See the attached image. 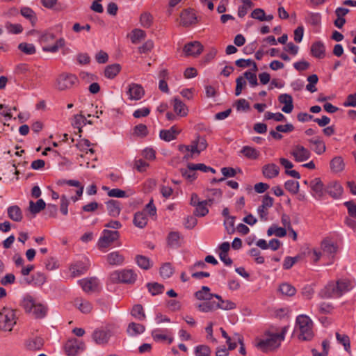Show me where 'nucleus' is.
Wrapping results in <instances>:
<instances>
[{
  "label": "nucleus",
  "mask_w": 356,
  "mask_h": 356,
  "mask_svg": "<svg viewBox=\"0 0 356 356\" xmlns=\"http://www.w3.org/2000/svg\"><path fill=\"white\" fill-rule=\"evenodd\" d=\"M173 108L175 112L180 116H186L188 114V108L184 103H183L179 98H174Z\"/></svg>",
  "instance_id": "nucleus-30"
},
{
  "label": "nucleus",
  "mask_w": 356,
  "mask_h": 356,
  "mask_svg": "<svg viewBox=\"0 0 356 356\" xmlns=\"http://www.w3.org/2000/svg\"><path fill=\"white\" fill-rule=\"evenodd\" d=\"M241 152L250 159H257L259 156V152L250 146H244Z\"/></svg>",
  "instance_id": "nucleus-40"
},
{
  "label": "nucleus",
  "mask_w": 356,
  "mask_h": 356,
  "mask_svg": "<svg viewBox=\"0 0 356 356\" xmlns=\"http://www.w3.org/2000/svg\"><path fill=\"white\" fill-rule=\"evenodd\" d=\"M216 294L210 293V289L208 286H203L201 290L195 292V296L200 300H210L215 297Z\"/></svg>",
  "instance_id": "nucleus-31"
},
{
  "label": "nucleus",
  "mask_w": 356,
  "mask_h": 356,
  "mask_svg": "<svg viewBox=\"0 0 356 356\" xmlns=\"http://www.w3.org/2000/svg\"><path fill=\"white\" fill-rule=\"evenodd\" d=\"M78 83L79 79L76 75L69 73H63L56 79V88L60 91L66 90L77 85Z\"/></svg>",
  "instance_id": "nucleus-4"
},
{
  "label": "nucleus",
  "mask_w": 356,
  "mask_h": 356,
  "mask_svg": "<svg viewBox=\"0 0 356 356\" xmlns=\"http://www.w3.org/2000/svg\"><path fill=\"white\" fill-rule=\"evenodd\" d=\"M134 134L138 136L145 137L148 134V130L146 125L139 124L134 127Z\"/></svg>",
  "instance_id": "nucleus-59"
},
{
  "label": "nucleus",
  "mask_w": 356,
  "mask_h": 356,
  "mask_svg": "<svg viewBox=\"0 0 356 356\" xmlns=\"http://www.w3.org/2000/svg\"><path fill=\"white\" fill-rule=\"evenodd\" d=\"M119 237L120 233L118 231L103 230L102 236L99 238L97 243L99 248H108L112 243L118 240Z\"/></svg>",
  "instance_id": "nucleus-6"
},
{
  "label": "nucleus",
  "mask_w": 356,
  "mask_h": 356,
  "mask_svg": "<svg viewBox=\"0 0 356 356\" xmlns=\"http://www.w3.org/2000/svg\"><path fill=\"white\" fill-rule=\"evenodd\" d=\"M74 305L83 314H88L92 309V305L88 300L81 298L74 299Z\"/></svg>",
  "instance_id": "nucleus-23"
},
{
  "label": "nucleus",
  "mask_w": 356,
  "mask_h": 356,
  "mask_svg": "<svg viewBox=\"0 0 356 356\" xmlns=\"http://www.w3.org/2000/svg\"><path fill=\"white\" fill-rule=\"evenodd\" d=\"M36 304L34 298L29 294L26 295L23 300L22 301L21 305L24 309L26 313H31L33 308Z\"/></svg>",
  "instance_id": "nucleus-34"
},
{
  "label": "nucleus",
  "mask_w": 356,
  "mask_h": 356,
  "mask_svg": "<svg viewBox=\"0 0 356 356\" xmlns=\"http://www.w3.org/2000/svg\"><path fill=\"white\" fill-rule=\"evenodd\" d=\"M299 187V182L294 180H288L284 184L285 189L293 195L298 193Z\"/></svg>",
  "instance_id": "nucleus-54"
},
{
  "label": "nucleus",
  "mask_w": 356,
  "mask_h": 356,
  "mask_svg": "<svg viewBox=\"0 0 356 356\" xmlns=\"http://www.w3.org/2000/svg\"><path fill=\"white\" fill-rule=\"evenodd\" d=\"M47 307L40 303H36L31 312L35 318H42L47 315Z\"/></svg>",
  "instance_id": "nucleus-36"
},
{
  "label": "nucleus",
  "mask_w": 356,
  "mask_h": 356,
  "mask_svg": "<svg viewBox=\"0 0 356 356\" xmlns=\"http://www.w3.org/2000/svg\"><path fill=\"white\" fill-rule=\"evenodd\" d=\"M274 200L268 195H265L262 200V204L257 209L258 214L260 219L263 221L268 220V209L273 207Z\"/></svg>",
  "instance_id": "nucleus-9"
},
{
  "label": "nucleus",
  "mask_w": 356,
  "mask_h": 356,
  "mask_svg": "<svg viewBox=\"0 0 356 356\" xmlns=\"http://www.w3.org/2000/svg\"><path fill=\"white\" fill-rule=\"evenodd\" d=\"M203 48L200 42L194 41L185 44L183 51L186 56H197L202 52Z\"/></svg>",
  "instance_id": "nucleus-13"
},
{
  "label": "nucleus",
  "mask_w": 356,
  "mask_h": 356,
  "mask_svg": "<svg viewBox=\"0 0 356 356\" xmlns=\"http://www.w3.org/2000/svg\"><path fill=\"white\" fill-rule=\"evenodd\" d=\"M335 282L341 296L353 288L352 281L348 278H341L337 280Z\"/></svg>",
  "instance_id": "nucleus-26"
},
{
  "label": "nucleus",
  "mask_w": 356,
  "mask_h": 356,
  "mask_svg": "<svg viewBox=\"0 0 356 356\" xmlns=\"http://www.w3.org/2000/svg\"><path fill=\"white\" fill-rule=\"evenodd\" d=\"M20 13L24 17L31 22L32 26H35V24L37 22V17L35 12L31 8L29 7H22L20 10Z\"/></svg>",
  "instance_id": "nucleus-35"
},
{
  "label": "nucleus",
  "mask_w": 356,
  "mask_h": 356,
  "mask_svg": "<svg viewBox=\"0 0 356 356\" xmlns=\"http://www.w3.org/2000/svg\"><path fill=\"white\" fill-rule=\"evenodd\" d=\"M325 193H327L334 200L340 199L343 193V188L337 181H330L325 188Z\"/></svg>",
  "instance_id": "nucleus-8"
},
{
  "label": "nucleus",
  "mask_w": 356,
  "mask_h": 356,
  "mask_svg": "<svg viewBox=\"0 0 356 356\" xmlns=\"http://www.w3.org/2000/svg\"><path fill=\"white\" fill-rule=\"evenodd\" d=\"M8 217L15 222H20L23 218L21 209L17 205H13L8 208Z\"/></svg>",
  "instance_id": "nucleus-27"
},
{
  "label": "nucleus",
  "mask_w": 356,
  "mask_h": 356,
  "mask_svg": "<svg viewBox=\"0 0 356 356\" xmlns=\"http://www.w3.org/2000/svg\"><path fill=\"white\" fill-rule=\"evenodd\" d=\"M106 208L109 216L117 217L121 211L120 202L118 200H110L106 202Z\"/></svg>",
  "instance_id": "nucleus-25"
},
{
  "label": "nucleus",
  "mask_w": 356,
  "mask_h": 356,
  "mask_svg": "<svg viewBox=\"0 0 356 356\" xmlns=\"http://www.w3.org/2000/svg\"><path fill=\"white\" fill-rule=\"evenodd\" d=\"M146 33L143 30L135 29L131 31V41L134 44L138 43L141 40L145 39Z\"/></svg>",
  "instance_id": "nucleus-50"
},
{
  "label": "nucleus",
  "mask_w": 356,
  "mask_h": 356,
  "mask_svg": "<svg viewBox=\"0 0 356 356\" xmlns=\"http://www.w3.org/2000/svg\"><path fill=\"white\" fill-rule=\"evenodd\" d=\"M46 207V204L42 199H39L36 203L33 201L29 202V211L33 214H36L43 210Z\"/></svg>",
  "instance_id": "nucleus-38"
},
{
  "label": "nucleus",
  "mask_w": 356,
  "mask_h": 356,
  "mask_svg": "<svg viewBox=\"0 0 356 356\" xmlns=\"http://www.w3.org/2000/svg\"><path fill=\"white\" fill-rule=\"evenodd\" d=\"M234 221H235V217L234 216H228V218H225L224 221V225L225 227V229L228 234H232L234 232Z\"/></svg>",
  "instance_id": "nucleus-61"
},
{
  "label": "nucleus",
  "mask_w": 356,
  "mask_h": 356,
  "mask_svg": "<svg viewBox=\"0 0 356 356\" xmlns=\"http://www.w3.org/2000/svg\"><path fill=\"white\" fill-rule=\"evenodd\" d=\"M278 101L280 104H284L282 111L285 113H290L293 109V98L289 94H282L278 97Z\"/></svg>",
  "instance_id": "nucleus-19"
},
{
  "label": "nucleus",
  "mask_w": 356,
  "mask_h": 356,
  "mask_svg": "<svg viewBox=\"0 0 356 356\" xmlns=\"http://www.w3.org/2000/svg\"><path fill=\"white\" fill-rule=\"evenodd\" d=\"M279 291L282 294L287 296H293L296 294V292L295 287L288 283H283L280 284Z\"/></svg>",
  "instance_id": "nucleus-51"
},
{
  "label": "nucleus",
  "mask_w": 356,
  "mask_h": 356,
  "mask_svg": "<svg viewBox=\"0 0 356 356\" xmlns=\"http://www.w3.org/2000/svg\"><path fill=\"white\" fill-rule=\"evenodd\" d=\"M44 341L40 337H35L26 343V346L29 350H38L42 348Z\"/></svg>",
  "instance_id": "nucleus-46"
},
{
  "label": "nucleus",
  "mask_w": 356,
  "mask_h": 356,
  "mask_svg": "<svg viewBox=\"0 0 356 356\" xmlns=\"http://www.w3.org/2000/svg\"><path fill=\"white\" fill-rule=\"evenodd\" d=\"M235 95L238 96L241 94L243 88L246 86V81L243 76H240L236 79Z\"/></svg>",
  "instance_id": "nucleus-63"
},
{
  "label": "nucleus",
  "mask_w": 356,
  "mask_h": 356,
  "mask_svg": "<svg viewBox=\"0 0 356 356\" xmlns=\"http://www.w3.org/2000/svg\"><path fill=\"white\" fill-rule=\"evenodd\" d=\"M106 261L111 266H120L124 261V257L118 251H113L106 256Z\"/></svg>",
  "instance_id": "nucleus-21"
},
{
  "label": "nucleus",
  "mask_w": 356,
  "mask_h": 356,
  "mask_svg": "<svg viewBox=\"0 0 356 356\" xmlns=\"http://www.w3.org/2000/svg\"><path fill=\"white\" fill-rule=\"evenodd\" d=\"M180 234L177 232H171L169 233L167 241L168 245L172 248H177L179 246Z\"/></svg>",
  "instance_id": "nucleus-44"
},
{
  "label": "nucleus",
  "mask_w": 356,
  "mask_h": 356,
  "mask_svg": "<svg viewBox=\"0 0 356 356\" xmlns=\"http://www.w3.org/2000/svg\"><path fill=\"white\" fill-rule=\"evenodd\" d=\"M83 348L84 344L76 339L67 341L65 345V350L68 356H75L82 351Z\"/></svg>",
  "instance_id": "nucleus-11"
},
{
  "label": "nucleus",
  "mask_w": 356,
  "mask_h": 356,
  "mask_svg": "<svg viewBox=\"0 0 356 356\" xmlns=\"http://www.w3.org/2000/svg\"><path fill=\"white\" fill-rule=\"evenodd\" d=\"M268 236L275 235L277 237H284L286 235V230L285 228L277 227V225H272L267 231Z\"/></svg>",
  "instance_id": "nucleus-48"
},
{
  "label": "nucleus",
  "mask_w": 356,
  "mask_h": 356,
  "mask_svg": "<svg viewBox=\"0 0 356 356\" xmlns=\"http://www.w3.org/2000/svg\"><path fill=\"white\" fill-rule=\"evenodd\" d=\"M309 143L315 146L314 151L318 155L323 154L326 151V146L320 137H316L309 139Z\"/></svg>",
  "instance_id": "nucleus-29"
},
{
  "label": "nucleus",
  "mask_w": 356,
  "mask_h": 356,
  "mask_svg": "<svg viewBox=\"0 0 356 356\" xmlns=\"http://www.w3.org/2000/svg\"><path fill=\"white\" fill-rule=\"evenodd\" d=\"M92 339L97 344H105L111 337L110 332L105 329H97L92 333Z\"/></svg>",
  "instance_id": "nucleus-18"
},
{
  "label": "nucleus",
  "mask_w": 356,
  "mask_h": 356,
  "mask_svg": "<svg viewBox=\"0 0 356 356\" xmlns=\"http://www.w3.org/2000/svg\"><path fill=\"white\" fill-rule=\"evenodd\" d=\"M243 5L238 7V15L239 17H243L249 9L254 6V3L250 0H241Z\"/></svg>",
  "instance_id": "nucleus-45"
},
{
  "label": "nucleus",
  "mask_w": 356,
  "mask_h": 356,
  "mask_svg": "<svg viewBox=\"0 0 356 356\" xmlns=\"http://www.w3.org/2000/svg\"><path fill=\"white\" fill-rule=\"evenodd\" d=\"M309 23L313 26H318L321 24V15L318 13H310L307 19Z\"/></svg>",
  "instance_id": "nucleus-62"
},
{
  "label": "nucleus",
  "mask_w": 356,
  "mask_h": 356,
  "mask_svg": "<svg viewBox=\"0 0 356 356\" xmlns=\"http://www.w3.org/2000/svg\"><path fill=\"white\" fill-rule=\"evenodd\" d=\"M147 221L148 219L145 211H138L135 213L133 222L136 227L144 228L147 225Z\"/></svg>",
  "instance_id": "nucleus-28"
},
{
  "label": "nucleus",
  "mask_w": 356,
  "mask_h": 356,
  "mask_svg": "<svg viewBox=\"0 0 356 356\" xmlns=\"http://www.w3.org/2000/svg\"><path fill=\"white\" fill-rule=\"evenodd\" d=\"M318 296L322 299L338 298L341 297L339 288L334 281H330L319 291Z\"/></svg>",
  "instance_id": "nucleus-5"
},
{
  "label": "nucleus",
  "mask_w": 356,
  "mask_h": 356,
  "mask_svg": "<svg viewBox=\"0 0 356 356\" xmlns=\"http://www.w3.org/2000/svg\"><path fill=\"white\" fill-rule=\"evenodd\" d=\"M174 271L175 270L171 264L168 262L163 264L160 268V275L164 279L170 277Z\"/></svg>",
  "instance_id": "nucleus-42"
},
{
  "label": "nucleus",
  "mask_w": 356,
  "mask_h": 356,
  "mask_svg": "<svg viewBox=\"0 0 356 356\" xmlns=\"http://www.w3.org/2000/svg\"><path fill=\"white\" fill-rule=\"evenodd\" d=\"M18 49L27 55H32L35 53V48L33 44L22 42L18 45Z\"/></svg>",
  "instance_id": "nucleus-57"
},
{
  "label": "nucleus",
  "mask_w": 356,
  "mask_h": 356,
  "mask_svg": "<svg viewBox=\"0 0 356 356\" xmlns=\"http://www.w3.org/2000/svg\"><path fill=\"white\" fill-rule=\"evenodd\" d=\"M215 298L218 300V302H216L218 306V309H221L224 310H231L236 308V304L229 300H223L222 297L219 295H215Z\"/></svg>",
  "instance_id": "nucleus-33"
},
{
  "label": "nucleus",
  "mask_w": 356,
  "mask_h": 356,
  "mask_svg": "<svg viewBox=\"0 0 356 356\" xmlns=\"http://www.w3.org/2000/svg\"><path fill=\"white\" fill-rule=\"evenodd\" d=\"M302 259L300 255H297L296 257H286L283 262V268L285 270L290 269L296 262L300 261Z\"/></svg>",
  "instance_id": "nucleus-56"
},
{
  "label": "nucleus",
  "mask_w": 356,
  "mask_h": 356,
  "mask_svg": "<svg viewBox=\"0 0 356 356\" xmlns=\"http://www.w3.org/2000/svg\"><path fill=\"white\" fill-rule=\"evenodd\" d=\"M291 155L297 162H302L310 158L311 153L305 147L302 145H296L291 152Z\"/></svg>",
  "instance_id": "nucleus-12"
},
{
  "label": "nucleus",
  "mask_w": 356,
  "mask_h": 356,
  "mask_svg": "<svg viewBox=\"0 0 356 356\" xmlns=\"http://www.w3.org/2000/svg\"><path fill=\"white\" fill-rule=\"evenodd\" d=\"M205 201L211 206L214 203L220 202L222 196V191L218 188H207L203 191Z\"/></svg>",
  "instance_id": "nucleus-10"
},
{
  "label": "nucleus",
  "mask_w": 356,
  "mask_h": 356,
  "mask_svg": "<svg viewBox=\"0 0 356 356\" xmlns=\"http://www.w3.org/2000/svg\"><path fill=\"white\" fill-rule=\"evenodd\" d=\"M131 315L139 321H143L145 318L143 307L141 305L139 304L133 307L131 310Z\"/></svg>",
  "instance_id": "nucleus-52"
},
{
  "label": "nucleus",
  "mask_w": 356,
  "mask_h": 356,
  "mask_svg": "<svg viewBox=\"0 0 356 356\" xmlns=\"http://www.w3.org/2000/svg\"><path fill=\"white\" fill-rule=\"evenodd\" d=\"M321 249L325 253L334 254L337 251V246L330 240H324L321 243Z\"/></svg>",
  "instance_id": "nucleus-39"
},
{
  "label": "nucleus",
  "mask_w": 356,
  "mask_h": 356,
  "mask_svg": "<svg viewBox=\"0 0 356 356\" xmlns=\"http://www.w3.org/2000/svg\"><path fill=\"white\" fill-rule=\"evenodd\" d=\"M296 326L300 331L298 339L302 341H309L313 338V322L306 315H299L296 318Z\"/></svg>",
  "instance_id": "nucleus-2"
},
{
  "label": "nucleus",
  "mask_w": 356,
  "mask_h": 356,
  "mask_svg": "<svg viewBox=\"0 0 356 356\" xmlns=\"http://www.w3.org/2000/svg\"><path fill=\"white\" fill-rule=\"evenodd\" d=\"M196 15L193 10H184L180 15V24L183 26H189L196 23Z\"/></svg>",
  "instance_id": "nucleus-14"
},
{
  "label": "nucleus",
  "mask_w": 356,
  "mask_h": 356,
  "mask_svg": "<svg viewBox=\"0 0 356 356\" xmlns=\"http://www.w3.org/2000/svg\"><path fill=\"white\" fill-rule=\"evenodd\" d=\"M334 309V307L331 303L321 302L318 305V312L321 314H330Z\"/></svg>",
  "instance_id": "nucleus-64"
},
{
  "label": "nucleus",
  "mask_w": 356,
  "mask_h": 356,
  "mask_svg": "<svg viewBox=\"0 0 356 356\" xmlns=\"http://www.w3.org/2000/svg\"><path fill=\"white\" fill-rule=\"evenodd\" d=\"M121 66L115 63L106 66L104 70V75L106 78L113 79L120 72Z\"/></svg>",
  "instance_id": "nucleus-37"
},
{
  "label": "nucleus",
  "mask_w": 356,
  "mask_h": 356,
  "mask_svg": "<svg viewBox=\"0 0 356 356\" xmlns=\"http://www.w3.org/2000/svg\"><path fill=\"white\" fill-rule=\"evenodd\" d=\"M153 22L152 15L147 12H145L140 15V22L144 28H149L151 26Z\"/></svg>",
  "instance_id": "nucleus-53"
},
{
  "label": "nucleus",
  "mask_w": 356,
  "mask_h": 356,
  "mask_svg": "<svg viewBox=\"0 0 356 356\" xmlns=\"http://www.w3.org/2000/svg\"><path fill=\"white\" fill-rule=\"evenodd\" d=\"M207 205H209V204L205 200H203L200 204L195 206V210L194 211V215L201 217L205 216L209 213V209L207 208Z\"/></svg>",
  "instance_id": "nucleus-49"
},
{
  "label": "nucleus",
  "mask_w": 356,
  "mask_h": 356,
  "mask_svg": "<svg viewBox=\"0 0 356 356\" xmlns=\"http://www.w3.org/2000/svg\"><path fill=\"white\" fill-rule=\"evenodd\" d=\"M145 331V326L136 323H131L127 327V332L130 335H136L143 333Z\"/></svg>",
  "instance_id": "nucleus-43"
},
{
  "label": "nucleus",
  "mask_w": 356,
  "mask_h": 356,
  "mask_svg": "<svg viewBox=\"0 0 356 356\" xmlns=\"http://www.w3.org/2000/svg\"><path fill=\"white\" fill-rule=\"evenodd\" d=\"M33 284L40 286L46 282V276L42 273H37L32 275Z\"/></svg>",
  "instance_id": "nucleus-60"
},
{
  "label": "nucleus",
  "mask_w": 356,
  "mask_h": 356,
  "mask_svg": "<svg viewBox=\"0 0 356 356\" xmlns=\"http://www.w3.org/2000/svg\"><path fill=\"white\" fill-rule=\"evenodd\" d=\"M211 348L207 345H199L195 348V356H210Z\"/></svg>",
  "instance_id": "nucleus-58"
},
{
  "label": "nucleus",
  "mask_w": 356,
  "mask_h": 356,
  "mask_svg": "<svg viewBox=\"0 0 356 356\" xmlns=\"http://www.w3.org/2000/svg\"><path fill=\"white\" fill-rule=\"evenodd\" d=\"M83 290L86 293L95 292L97 291L99 286V280L96 277H90L79 281Z\"/></svg>",
  "instance_id": "nucleus-17"
},
{
  "label": "nucleus",
  "mask_w": 356,
  "mask_h": 356,
  "mask_svg": "<svg viewBox=\"0 0 356 356\" xmlns=\"http://www.w3.org/2000/svg\"><path fill=\"white\" fill-rule=\"evenodd\" d=\"M262 172L265 177L272 179L279 175L280 168L275 163L266 164L263 166Z\"/></svg>",
  "instance_id": "nucleus-22"
},
{
  "label": "nucleus",
  "mask_w": 356,
  "mask_h": 356,
  "mask_svg": "<svg viewBox=\"0 0 356 356\" xmlns=\"http://www.w3.org/2000/svg\"><path fill=\"white\" fill-rule=\"evenodd\" d=\"M127 92L129 95V99L131 100H139L145 95L143 88L137 83L129 84Z\"/></svg>",
  "instance_id": "nucleus-16"
},
{
  "label": "nucleus",
  "mask_w": 356,
  "mask_h": 356,
  "mask_svg": "<svg viewBox=\"0 0 356 356\" xmlns=\"http://www.w3.org/2000/svg\"><path fill=\"white\" fill-rule=\"evenodd\" d=\"M345 162L342 156H337L332 158L330 162V170L333 173H339L345 169Z\"/></svg>",
  "instance_id": "nucleus-20"
},
{
  "label": "nucleus",
  "mask_w": 356,
  "mask_h": 356,
  "mask_svg": "<svg viewBox=\"0 0 356 356\" xmlns=\"http://www.w3.org/2000/svg\"><path fill=\"white\" fill-rule=\"evenodd\" d=\"M16 311L14 309L3 307L2 312H0V318L5 323V328L11 331L13 325L16 323Z\"/></svg>",
  "instance_id": "nucleus-7"
},
{
  "label": "nucleus",
  "mask_w": 356,
  "mask_h": 356,
  "mask_svg": "<svg viewBox=\"0 0 356 356\" xmlns=\"http://www.w3.org/2000/svg\"><path fill=\"white\" fill-rule=\"evenodd\" d=\"M336 338L338 342L343 346L345 350L348 353H350V341L349 337L346 334H341L339 332H336Z\"/></svg>",
  "instance_id": "nucleus-47"
},
{
  "label": "nucleus",
  "mask_w": 356,
  "mask_h": 356,
  "mask_svg": "<svg viewBox=\"0 0 356 356\" xmlns=\"http://www.w3.org/2000/svg\"><path fill=\"white\" fill-rule=\"evenodd\" d=\"M263 339H256L255 346L264 353H268L277 348L280 341L275 332L268 330L265 331Z\"/></svg>",
  "instance_id": "nucleus-1"
},
{
  "label": "nucleus",
  "mask_w": 356,
  "mask_h": 356,
  "mask_svg": "<svg viewBox=\"0 0 356 356\" xmlns=\"http://www.w3.org/2000/svg\"><path fill=\"white\" fill-rule=\"evenodd\" d=\"M309 186L312 191L315 193L316 197H317L319 200L322 199V197L325 195V186L321 181V178L316 177L311 180L309 181Z\"/></svg>",
  "instance_id": "nucleus-15"
},
{
  "label": "nucleus",
  "mask_w": 356,
  "mask_h": 356,
  "mask_svg": "<svg viewBox=\"0 0 356 356\" xmlns=\"http://www.w3.org/2000/svg\"><path fill=\"white\" fill-rule=\"evenodd\" d=\"M218 306L216 301L205 300V302L197 304V308L202 312H209L218 309Z\"/></svg>",
  "instance_id": "nucleus-32"
},
{
  "label": "nucleus",
  "mask_w": 356,
  "mask_h": 356,
  "mask_svg": "<svg viewBox=\"0 0 356 356\" xmlns=\"http://www.w3.org/2000/svg\"><path fill=\"white\" fill-rule=\"evenodd\" d=\"M147 287L149 292L152 296H156L159 294H161L164 291V286L158 282L147 283Z\"/></svg>",
  "instance_id": "nucleus-41"
},
{
  "label": "nucleus",
  "mask_w": 356,
  "mask_h": 356,
  "mask_svg": "<svg viewBox=\"0 0 356 356\" xmlns=\"http://www.w3.org/2000/svg\"><path fill=\"white\" fill-rule=\"evenodd\" d=\"M312 55L317 58H323L325 56V47L321 41L314 42L311 47Z\"/></svg>",
  "instance_id": "nucleus-24"
},
{
  "label": "nucleus",
  "mask_w": 356,
  "mask_h": 356,
  "mask_svg": "<svg viewBox=\"0 0 356 356\" xmlns=\"http://www.w3.org/2000/svg\"><path fill=\"white\" fill-rule=\"evenodd\" d=\"M137 278V274L131 269L115 270L110 275V279L114 283L133 284Z\"/></svg>",
  "instance_id": "nucleus-3"
},
{
  "label": "nucleus",
  "mask_w": 356,
  "mask_h": 356,
  "mask_svg": "<svg viewBox=\"0 0 356 356\" xmlns=\"http://www.w3.org/2000/svg\"><path fill=\"white\" fill-rule=\"evenodd\" d=\"M136 261L138 266L144 270H147L151 267L150 261L147 257L137 255L136 257Z\"/></svg>",
  "instance_id": "nucleus-55"
}]
</instances>
